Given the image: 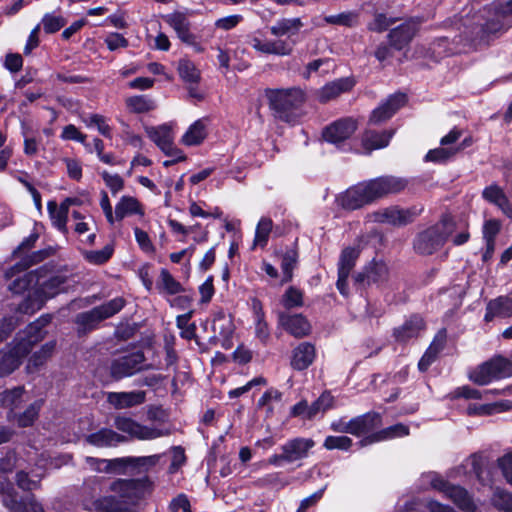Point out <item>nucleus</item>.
<instances>
[{"label":"nucleus","instance_id":"1","mask_svg":"<svg viewBox=\"0 0 512 512\" xmlns=\"http://www.w3.org/2000/svg\"><path fill=\"white\" fill-rule=\"evenodd\" d=\"M408 185L405 178L392 175L380 176L349 187L337 197L339 206L354 211L370 205L389 194H397Z\"/></svg>","mask_w":512,"mask_h":512},{"label":"nucleus","instance_id":"2","mask_svg":"<svg viewBox=\"0 0 512 512\" xmlns=\"http://www.w3.org/2000/svg\"><path fill=\"white\" fill-rule=\"evenodd\" d=\"M53 252L54 250L51 247L33 252L28 258L22 259L20 262L7 269L5 272V278L7 280H12L8 285L9 290L15 294H21L27 289L40 284V279L43 277V268L35 271H25L31 265L43 261Z\"/></svg>","mask_w":512,"mask_h":512},{"label":"nucleus","instance_id":"3","mask_svg":"<svg viewBox=\"0 0 512 512\" xmlns=\"http://www.w3.org/2000/svg\"><path fill=\"white\" fill-rule=\"evenodd\" d=\"M509 17H512V0L494 3L487 9L484 22L473 28L472 42L475 45H488L498 33L506 31L511 26L510 24L506 26Z\"/></svg>","mask_w":512,"mask_h":512},{"label":"nucleus","instance_id":"4","mask_svg":"<svg viewBox=\"0 0 512 512\" xmlns=\"http://www.w3.org/2000/svg\"><path fill=\"white\" fill-rule=\"evenodd\" d=\"M126 303L124 297L118 296L88 311L78 313L74 318L77 336L82 338L97 330L101 322L119 313Z\"/></svg>","mask_w":512,"mask_h":512},{"label":"nucleus","instance_id":"5","mask_svg":"<svg viewBox=\"0 0 512 512\" xmlns=\"http://www.w3.org/2000/svg\"><path fill=\"white\" fill-rule=\"evenodd\" d=\"M269 107L276 119L292 123L295 121V111L305 102V94L300 88L268 89L266 92Z\"/></svg>","mask_w":512,"mask_h":512},{"label":"nucleus","instance_id":"6","mask_svg":"<svg viewBox=\"0 0 512 512\" xmlns=\"http://www.w3.org/2000/svg\"><path fill=\"white\" fill-rule=\"evenodd\" d=\"M455 223L452 217L445 215L439 223L429 226L417 233L413 239L415 253L422 256H429L440 250L452 233Z\"/></svg>","mask_w":512,"mask_h":512},{"label":"nucleus","instance_id":"7","mask_svg":"<svg viewBox=\"0 0 512 512\" xmlns=\"http://www.w3.org/2000/svg\"><path fill=\"white\" fill-rule=\"evenodd\" d=\"M510 377H512V360L503 355H494L468 373L469 380L479 386Z\"/></svg>","mask_w":512,"mask_h":512},{"label":"nucleus","instance_id":"8","mask_svg":"<svg viewBox=\"0 0 512 512\" xmlns=\"http://www.w3.org/2000/svg\"><path fill=\"white\" fill-rule=\"evenodd\" d=\"M152 489L153 482L147 475L142 478L116 479L109 486V490L124 501L125 507L138 504Z\"/></svg>","mask_w":512,"mask_h":512},{"label":"nucleus","instance_id":"9","mask_svg":"<svg viewBox=\"0 0 512 512\" xmlns=\"http://www.w3.org/2000/svg\"><path fill=\"white\" fill-rule=\"evenodd\" d=\"M161 455L154 454L149 456H128L122 458H114L111 460H99L97 469L106 473H124L127 468L140 472H148L155 467L160 461Z\"/></svg>","mask_w":512,"mask_h":512},{"label":"nucleus","instance_id":"10","mask_svg":"<svg viewBox=\"0 0 512 512\" xmlns=\"http://www.w3.org/2000/svg\"><path fill=\"white\" fill-rule=\"evenodd\" d=\"M145 361L146 357L142 350L133 351L113 358L109 366L110 376L115 381L131 377L138 372L147 370L151 367L150 364L145 365Z\"/></svg>","mask_w":512,"mask_h":512},{"label":"nucleus","instance_id":"11","mask_svg":"<svg viewBox=\"0 0 512 512\" xmlns=\"http://www.w3.org/2000/svg\"><path fill=\"white\" fill-rule=\"evenodd\" d=\"M358 129V121L354 117L346 116L339 118L322 129V139L337 147L342 151H348L345 148L346 141L349 140Z\"/></svg>","mask_w":512,"mask_h":512},{"label":"nucleus","instance_id":"12","mask_svg":"<svg viewBox=\"0 0 512 512\" xmlns=\"http://www.w3.org/2000/svg\"><path fill=\"white\" fill-rule=\"evenodd\" d=\"M423 208L416 206L401 208L397 205L389 206L373 212V220L377 223H387L392 226L402 227L412 222L422 213Z\"/></svg>","mask_w":512,"mask_h":512},{"label":"nucleus","instance_id":"13","mask_svg":"<svg viewBox=\"0 0 512 512\" xmlns=\"http://www.w3.org/2000/svg\"><path fill=\"white\" fill-rule=\"evenodd\" d=\"M149 136L166 156L172 158L163 162L164 167L173 166L187 159L183 150L174 145L173 139L170 135V130L166 126H161L158 129H152Z\"/></svg>","mask_w":512,"mask_h":512},{"label":"nucleus","instance_id":"14","mask_svg":"<svg viewBox=\"0 0 512 512\" xmlns=\"http://www.w3.org/2000/svg\"><path fill=\"white\" fill-rule=\"evenodd\" d=\"M408 101L407 95L396 92L389 95L385 101L372 110L369 116V124L380 125L390 120Z\"/></svg>","mask_w":512,"mask_h":512},{"label":"nucleus","instance_id":"15","mask_svg":"<svg viewBox=\"0 0 512 512\" xmlns=\"http://www.w3.org/2000/svg\"><path fill=\"white\" fill-rule=\"evenodd\" d=\"M420 24L421 19L419 17H410L392 28L387 35L389 45L397 51L406 48L417 34Z\"/></svg>","mask_w":512,"mask_h":512},{"label":"nucleus","instance_id":"16","mask_svg":"<svg viewBox=\"0 0 512 512\" xmlns=\"http://www.w3.org/2000/svg\"><path fill=\"white\" fill-rule=\"evenodd\" d=\"M356 80L353 76L341 77L326 83L315 93L316 100L321 104H327L337 99L340 95L353 90Z\"/></svg>","mask_w":512,"mask_h":512},{"label":"nucleus","instance_id":"17","mask_svg":"<svg viewBox=\"0 0 512 512\" xmlns=\"http://www.w3.org/2000/svg\"><path fill=\"white\" fill-rule=\"evenodd\" d=\"M50 319L49 315L41 316L16 336L14 341L23 348V352L29 353L33 346L45 337L44 328L48 325Z\"/></svg>","mask_w":512,"mask_h":512},{"label":"nucleus","instance_id":"18","mask_svg":"<svg viewBox=\"0 0 512 512\" xmlns=\"http://www.w3.org/2000/svg\"><path fill=\"white\" fill-rule=\"evenodd\" d=\"M278 324L294 338L301 339L310 335L312 327L303 314L278 313Z\"/></svg>","mask_w":512,"mask_h":512},{"label":"nucleus","instance_id":"19","mask_svg":"<svg viewBox=\"0 0 512 512\" xmlns=\"http://www.w3.org/2000/svg\"><path fill=\"white\" fill-rule=\"evenodd\" d=\"M382 415L376 411H369L351 419L352 435L356 437L368 436L382 426Z\"/></svg>","mask_w":512,"mask_h":512},{"label":"nucleus","instance_id":"20","mask_svg":"<svg viewBox=\"0 0 512 512\" xmlns=\"http://www.w3.org/2000/svg\"><path fill=\"white\" fill-rule=\"evenodd\" d=\"M315 444L312 438L294 437L281 446V451L286 453L288 463H293L307 458Z\"/></svg>","mask_w":512,"mask_h":512},{"label":"nucleus","instance_id":"21","mask_svg":"<svg viewBox=\"0 0 512 512\" xmlns=\"http://www.w3.org/2000/svg\"><path fill=\"white\" fill-rule=\"evenodd\" d=\"M426 327L423 317L419 314H412L401 326L395 327L392 336L398 343H407L409 340L418 337L421 330Z\"/></svg>","mask_w":512,"mask_h":512},{"label":"nucleus","instance_id":"22","mask_svg":"<svg viewBox=\"0 0 512 512\" xmlns=\"http://www.w3.org/2000/svg\"><path fill=\"white\" fill-rule=\"evenodd\" d=\"M481 196L486 202L496 206L507 218L512 219V203L504 189L496 182L486 186Z\"/></svg>","mask_w":512,"mask_h":512},{"label":"nucleus","instance_id":"23","mask_svg":"<svg viewBox=\"0 0 512 512\" xmlns=\"http://www.w3.org/2000/svg\"><path fill=\"white\" fill-rule=\"evenodd\" d=\"M409 434L410 428L408 425H405L403 423H396L389 427L377 430L376 432L366 437H363L358 443L361 447H363L373 443L406 437Z\"/></svg>","mask_w":512,"mask_h":512},{"label":"nucleus","instance_id":"24","mask_svg":"<svg viewBox=\"0 0 512 512\" xmlns=\"http://www.w3.org/2000/svg\"><path fill=\"white\" fill-rule=\"evenodd\" d=\"M28 352H23V348L14 340L2 351L0 358V375L11 374L22 363L23 358Z\"/></svg>","mask_w":512,"mask_h":512},{"label":"nucleus","instance_id":"25","mask_svg":"<svg viewBox=\"0 0 512 512\" xmlns=\"http://www.w3.org/2000/svg\"><path fill=\"white\" fill-rule=\"evenodd\" d=\"M251 310L254 319L255 338L258 339L262 345L266 346L270 340L271 332L266 321L263 303L259 298H251Z\"/></svg>","mask_w":512,"mask_h":512},{"label":"nucleus","instance_id":"26","mask_svg":"<svg viewBox=\"0 0 512 512\" xmlns=\"http://www.w3.org/2000/svg\"><path fill=\"white\" fill-rule=\"evenodd\" d=\"M164 21L175 31L182 43H193L194 33L191 32V22L186 13L174 11L165 15Z\"/></svg>","mask_w":512,"mask_h":512},{"label":"nucleus","instance_id":"27","mask_svg":"<svg viewBox=\"0 0 512 512\" xmlns=\"http://www.w3.org/2000/svg\"><path fill=\"white\" fill-rule=\"evenodd\" d=\"M316 358V349L310 342H301L293 350L290 366L295 371L308 369Z\"/></svg>","mask_w":512,"mask_h":512},{"label":"nucleus","instance_id":"28","mask_svg":"<svg viewBox=\"0 0 512 512\" xmlns=\"http://www.w3.org/2000/svg\"><path fill=\"white\" fill-rule=\"evenodd\" d=\"M395 134L394 129L377 131L366 129L363 132L361 144L365 151L371 153L374 150L386 148Z\"/></svg>","mask_w":512,"mask_h":512},{"label":"nucleus","instance_id":"29","mask_svg":"<svg viewBox=\"0 0 512 512\" xmlns=\"http://www.w3.org/2000/svg\"><path fill=\"white\" fill-rule=\"evenodd\" d=\"M296 40H275V41H261L258 38H254L252 41V47L261 53L278 55V56H289L293 52V48L296 45Z\"/></svg>","mask_w":512,"mask_h":512},{"label":"nucleus","instance_id":"30","mask_svg":"<svg viewBox=\"0 0 512 512\" xmlns=\"http://www.w3.org/2000/svg\"><path fill=\"white\" fill-rule=\"evenodd\" d=\"M512 316V298L508 296H498L486 304L484 321L489 323L496 317L506 318Z\"/></svg>","mask_w":512,"mask_h":512},{"label":"nucleus","instance_id":"31","mask_svg":"<svg viewBox=\"0 0 512 512\" xmlns=\"http://www.w3.org/2000/svg\"><path fill=\"white\" fill-rule=\"evenodd\" d=\"M299 261V251L297 247V240L294 243V246L288 248L285 252L281 253V270H282V278L280 280V285H284L293 280L294 270L298 265Z\"/></svg>","mask_w":512,"mask_h":512},{"label":"nucleus","instance_id":"32","mask_svg":"<svg viewBox=\"0 0 512 512\" xmlns=\"http://www.w3.org/2000/svg\"><path fill=\"white\" fill-rule=\"evenodd\" d=\"M303 27L301 18H282L276 21V23L270 27V33L275 37L287 36L288 40H293L292 37L297 35L300 29Z\"/></svg>","mask_w":512,"mask_h":512},{"label":"nucleus","instance_id":"33","mask_svg":"<svg viewBox=\"0 0 512 512\" xmlns=\"http://www.w3.org/2000/svg\"><path fill=\"white\" fill-rule=\"evenodd\" d=\"M129 215H144L142 204L132 196H122L115 206V218L117 221L123 220Z\"/></svg>","mask_w":512,"mask_h":512},{"label":"nucleus","instance_id":"34","mask_svg":"<svg viewBox=\"0 0 512 512\" xmlns=\"http://www.w3.org/2000/svg\"><path fill=\"white\" fill-rule=\"evenodd\" d=\"M446 497L463 512H475L477 509L472 496L460 485L453 484Z\"/></svg>","mask_w":512,"mask_h":512},{"label":"nucleus","instance_id":"35","mask_svg":"<svg viewBox=\"0 0 512 512\" xmlns=\"http://www.w3.org/2000/svg\"><path fill=\"white\" fill-rule=\"evenodd\" d=\"M56 343L47 342L40 350L36 351L28 360L26 370L29 373L38 371L54 354Z\"/></svg>","mask_w":512,"mask_h":512},{"label":"nucleus","instance_id":"36","mask_svg":"<svg viewBox=\"0 0 512 512\" xmlns=\"http://www.w3.org/2000/svg\"><path fill=\"white\" fill-rule=\"evenodd\" d=\"M124 440V436L107 428L94 432L87 437V441L90 444L98 447L110 446L112 444L123 442Z\"/></svg>","mask_w":512,"mask_h":512},{"label":"nucleus","instance_id":"37","mask_svg":"<svg viewBox=\"0 0 512 512\" xmlns=\"http://www.w3.org/2000/svg\"><path fill=\"white\" fill-rule=\"evenodd\" d=\"M177 72L185 83L197 85L201 80L200 70L190 59L181 58L178 61Z\"/></svg>","mask_w":512,"mask_h":512},{"label":"nucleus","instance_id":"38","mask_svg":"<svg viewBox=\"0 0 512 512\" xmlns=\"http://www.w3.org/2000/svg\"><path fill=\"white\" fill-rule=\"evenodd\" d=\"M206 127L202 120H196L192 123L181 138V142L186 146H198L206 139Z\"/></svg>","mask_w":512,"mask_h":512},{"label":"nucleus","instance_id":"39","mask_svg":"<svg viewBox=\"0 0 512 512\" xmlns=\"http://www.w3.org/2000/svg\"><path fill=\"white\" fill-rule=\"evenodd\" d=\"M157 288L160 292L163 291L168 295H177L184 291L182 284L166 268H162L160 271Z\"/></svg>","mask_w":512,"mask_h":512},{"label":"nucleus","instance_id":"40","mask_svg":"<svg viewBox=\"0 0 512 512\" xmlns=\"http://www.w3.org/2000/svg\"><path fill=\"white\" fill-rule=\"evenodd\" d=\"M93 505L100 512H124L127 510L124 501L114 495L99 497L93 502Z\"/></svg>","mask_w":512,"mask_h":512},{"label":"nucleus","instance_id":"41","mask_svg":"<svg viewBox=\"0 0 512 512\" xmlns=\"http://www.w3.org/2000/svg\"><path fill=\"white\" fill-rule=\"evenodd\" d=\"M360 256V250L356 247H345L340 254L337 272L350 274L356 265V261Z\"/></svg>","mask_w":512,"mask_h":512},{"label":"nucleus","instance_id":"42","mask_svg":"<svg viewBox=\"0 0 512 512\" xmlns=\"http://www.w3.org/2000/svg\"><path fill=\"white\" fill-rule=\"evenodd\" d=\"M273 228V221L269 217H262L255 229V236L253 240V248L256 246L265 248L269 241V236Z\"/></svg>","mask_w":512,"mask_h":512},{"label":"nucleus","instance_id":"43","mask_svg":"<svg viewBox=\"0 0 512 512\" xmlns=\"http://www.w3.org/2000/svg\"><path fill=\"white\" fill-rule=\"evenodd\" d=\"M335 398L329 390H325L322 394L312 402L310 405L308 420H312L320 412L325 413L326 411L334 407Z\"/></svg>","mask_w":512,"mask_h":512},{"label":"nucleus","instance_id":"44","mask_svg":"<svg viewBox=\"0 0 512 512\" xmlns=\"http://www.w3.org/2000/svg\"><path fill=\"white\" fill-rule=\"evenodd\" d=\"M109 401L116 407L128 408L140 404L143 396L135 392H114L109 395Z\"/></svg>","mask_w":512,"mask_h":512},{"label":"nucleus","instance_id":"45","mask_svg":"<svg viewBox=\"0 0 512 512\" xmlns=\"http://www.w3.org/2000/svg\"><path fill=\"white\" fill-rule=\"evenodd\" d=\"M280 303L286 310L300 308L304 305V293L295 286H289L282 295Z\"/></svg>","mask_w":512,"mask_h":512},{"label":"nucleus","instance_id":"46","mask_svg":"<svg viewBox=\"0 0 512 512\" xmlns=\"http://www.w3.org/2000/svg\"><path fill=\"white\" fill-rule=\"evenodd\" d=\"M127 108L137 114L147 113L155 108V103L147 95H136L126 99Z\"/></svg>","mask_w":512,"mask_h":512},{"label":"nucleus","instance_id":"47","mask_svg":"<svg viewBox=\"0 0 512 512\" xmlns=\"http://www.w3.org/2000/svg\"><path fill=\"white\" fill-rule=\"evenodd\" d=\"M324 20L331 25L352 28L359 23V13L357 11H345L336 15L325 16Z\"/></svg>","mask_w":512,"mask_h":512},{"label":"nucleus","instance_id":"48","mask_svg":"<svg viewBox=\"0 0 512 512\" xmlns=\"http://www.w3.org/2000/svg\"><path fill=\"white\" fill-rule=\"evenodd\" d=\"M368 271V285L379 284L387 279L388 267L383 261L373 259L366 265Z\"/></svg>","mask_w":512,"mask_h":512},{"label":"nucleus","instance_id":"49","mask_svg":"<svg viewBox=\"0 0 512 512\" xmlns=\"http://www.w3.org/2000/svg\"><path fill=\"white\" fill-rule=\"evenodd\" d=\"M44 271L42 272V278L40 279V284H37L41 288V292L46 297H53L62 290V284H63V278L61 276H51L47 280L42 279L46 277L47 269L44 268Z\"/></svg>","mask_w":512,"mask_h":512},{"label":"nucleus","instance_id":"50","mask_svg":"<svg viewBox=\"0 0 512 512\" xmlns=\"http://www.w3.org/2000/svg\"><path fill=\"white\" fill-rule=\"evenodd\" d=\"M372 14L374 19L367 24V29L371 32L383 33L398 20V18L388 17L386 13L378 12L376 9Z\"/></svg>","mask_w":512,"mask_h":512},{"label":"nucleus","instance_id":"51","mask_svg":"<svg viewBox=\"0 0 512 512\" xmlns=\"http://www.w3.org/2000/svg\"><path fill=\"white\" fill-rule=\"evenodd\" d=\"M114 248L112 245L107 244L100 250L87 251L85 253V259L95 265H103L107 263L113 256Z\"/></svg>","mask_w":512,"mask_h":512},{"label":"nucleus","instance_id":"52","mask_svg":"<svg viewBox=\"0 0 512 512\" xmlns=\"http://www.w3.org/2000/svg\"><path fill=\"white\" fill-rule=\"evenodd\" d=\"M492 504L499 511L512 512V493L497 488L492 496Z\"/></svg>","mask_w":512,"mask_h":512},{"label":"nucleus","instance_id":"53","mask_svg":"<svg viewBox=\"0 0 512 512\" xmlns=\"http://www.w3.org/2000/svg\"><path fill=\"white\" fill-rule=\"evenodd\" d=\"M169 434L170 432L168 430L164 431L162 429L148 427L137 423L132 437L139 440H152Z\"/></svg>","mask_w":512,"mask_h":512},{"label":"nucleus","instance_id":"54","mask_svg":"<svg viewBox=\"0 0 512 512\" xmlns=\"http://www.w3.org/2000/svg\"><path fill=\"white\" fill-rule=\"evenodd\" d=\"M47 210L52 224L64 232V202L58 205L55 200H50L47 203Z\"/></svg>","mask_w":512,"mask_h":512},{"label":"nucleus","instance_id":"55","mask_svg":"<svg viewBox=\"0 0 512 512\" xmlns=\"http://www.w3.org/2000/svg\"><path fill=\"white\" fill-rule=\"evenodd\" d=\"M353 445V440L345 435L333 436L329 435L325 438L323 447L327 450L348 451Z\"/></svg>","mask_w":512,"mask_h":512},{"label":"nucleus","instance_id":"56","mask_svg":"<svg viewBox=\"0 0 512 512\" xmlns=\"http://www.w3.org/2000/svg\"><path fill=\"white\" fill-rule=\"evenodd\" d=\"M171 463L168 467L169 474L177 473L187 462V456L185 453V449L181 446H172L171 447Z\"/></svg>","mask_w":512,"mask_h":512},{"label":"nucleus","instance_id":"57","mask_svg":"<svg viewBox=\"0 0 512 512\" xmlns=\"http://www.w3.org/2000/svg\"><path fill=\"white\" fill-rule=\"evenodd\" d=\"M24 389L17 387L12 390L5 391L1 395V403L4 407L10 408L11 410L17 408L23 401Z\"/></svg>","mask_w":512,"mask_h":512},{"label":"nucleus","instance_id":"58","mask_svg":"<svg viewBox=\"0 0 512 512\" xmlns=\"http://www.w3.org/2000/svg\"><path fill=\"white\" fill-rule=\"evenodd\" d=\"M41 408V401H36L32 403L22 414L17 417V424L20 427H28L33 424V422L38 417L39 411Z\"/></svg>","mask_w":512,"mask_h":512},{"label":"nucleus","instance_id":"59","mask_svg":"<svg viewBox=\"0 0 512 512\" xmlns=\"http://www.w3.org/2000/svg\"><path fill=\"white\" fill-rule=\"evenodd\" d=\"M139 329L137 323H119L114 331V336L119 341H127L135 336Z\"/></svg>","mask_w":512,"mask_h":512},{"label":"nucleus","instance_id":"60","mask_svg":"<svg viewBox=\"0 0 512 512\" xmlns=\"http://www.w3.org/2000/svg\"><path fill=\"white\" fill-rule=\"evenodd\" d=\"M43 301L38 297L36 293L33 295L29 294L19 305L18 311L23 314H33L41 308Z\"/></svg>","mask_w":512,"mask_h":512},{"label":"nucleus","instance_id":"61","mask_svg":"<svg viewBox=\"0 0 512 512\" xmlns=\"http://www.w3.org/2000/svg\"><path fill=\"white\" fill-rule=\"evenodd\" d=\"M502 223L499 219H489L483 225V238L485 241L496 242V236L501 231Z\"/></svg>","mask_w":512,"mask_h":512},{"label":"nucleus","instance_id":"62","mask_svg":"<svg viewBox=\"0 0 512 512\" xmlns=\"http://www.w3.org/2000/svg\"><path fill=\"white\" fill-rule=\"evenodd\" d=\"M446 342L447 331L445 328H442L436 333L426 351H430V353L438 357L439 354L444 350Z\"/></svg>","mask_w":512,"mask_h":512},{"label":"nucleus","instance_id":"63","mask_svg":"<svg viewBox=\"0 0 512 512\" xmlns=\"http://www.w3.org/2000/svg\"><path fill=\"white\" fill-rule=\"evenodd\" d=\"M101 177L113 195L117 194L124 188V180L118 174L111 175L105 170L101 173Z\"/></svg>","mask_w":512,"mask_h":512},{"label":"nucleus","instance_id":"64","mask_svg":"<svg viewBox=\"0 0 512 512\" xmlns=\"http://www.w3.org/2000/svg\"><path fill=\"white\" fill-rule=\"evenodd\" d=\"M497 466L508 484L512 486V452H507L497 459Z\"/></svg>","mask_w":512,"mask_h":512}]
</instances>
